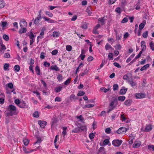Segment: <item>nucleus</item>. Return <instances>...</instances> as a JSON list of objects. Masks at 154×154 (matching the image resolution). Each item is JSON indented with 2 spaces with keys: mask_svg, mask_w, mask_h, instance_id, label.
Instances as JSON below:
<instances>
[{
  "mask_svg": "<svg viewBox=\"0 0 154 154\" xmlns=\"http://www.w3.org/2000/svg\"><path fill=\"white\" fill-rule=\"evenodd\" d=\"M9 64L8 63H5L4 66V69L5 70H8Z\"/></svg>",
  "mask_w": 154,
  "mask_h": 154,
  "instance_id": "26",
  "label": "nucleus"
},
{
  "mask_svg": "<svg viewBox=\"0 0 154 154\" xmlns=\"http://www.w3.org/2000/svg\"><path fill=\"white\" fill-rule=\"evenodd\" d=\"M127 90V88L122 89L120 91V93L121 94H125Z\"/></svg>",
  "mask_w": 154,
  "mask_h": 154,
  "instance_id": "23",
  "label": "nucleus"
},
{
  "mask_svg": "<svg viewBox=\"0 0 154 154\" xmlns=\"http://www.w3.org/2000/svg\"><path fill=\"white\" fill-rule=\"evenodd\" d=\"M116 34V39L118 40H120L121 39V35H117V31L115 29L114 30Z\"/></svg>",
  "mask_w": 154,
  "mask_h": 154,
  "instance_id": "29",
  "label": "nucleus"
},
{
  "mask_svg": "<svg viewBox=\"0 0 154 154\" xmlns=\"http://www.w3.org/2000/svg\"><path fill=\"white\" fill-rule=\"evenodd\" d=\"M20 25L21 28H26L27 26V23L24 19H22L20 22Z\"/></svg>",
  "mask_w": 154,
  "mask_h": 154,
  "instance_id": "4",
  "label": "nucleus"
},
{
  "mask_svg": "<svg viewBox=\"0 0 154 154\" xmlns=\"http://www.w3.org/2000/svg\"><path fill=\"white\" fill-rule=\"evenodd\" d=\"M47 122L44 121L39 120L38 121V123L42 128H44L47 124Z\"/></svg>",
  "mask_w": 154,
  "mask_h": 154,
  "instance_id": "9",
  "label": "nucleus"
},
{
  "mask_svg": "<svg viewBox=\"0 0 154 154\" xmlns=\"http://www.w3.org/2000/svg\"><path fill=\"white\" fill-rule=\"evenodd\" d=\"M141 144V142L140 141H136L133 145V147L137 148L139 147Z\"/></svg>",
  "mask_w": 154,
  "mask_h": 154,
  "instance_id": "10",
  "label": "nucleus"
},
{
  "mask_svg": "<svg viewBox=\"0 0 154 154\" xmlns=\"http://www.w3.org/2000/svg\"><path fill=\"white\" fill-rule=\"evenodd\" d=\"M59 32L54 31L53 32V36L54 37H57L59 36Z\"/></svg>",
  "mask_w": 154,
  "mask_h": 154,
  "instance_id": "33",
  "label": "nucleus"
},
{
  "mask_svg": "<svg viewBox=\"0 0 154 154\" xmlns=\"http://www.w3.org/2000/svg\"><path fill=\"white\" fill-rule=\"evenodd\" d=\"M125 99V97L124 96H119L118 98V100L119 101H124Z\"/></svg>",
  "mask_w": 154,
  "mask_h": 154,
  "instance_id": "30",
  "label": "nucleus"
},
{
  "mask_svg": "<svg viewBox=\"0 0 154 154\" xmlns=\"http://www.w3.org/2000/svg\"><path fill=\"white\" fill-rule=\"evenodd\" d=\"M98 20L101 23V24L103 25L104 24V17L100 18L98 19Z\"/></svg>",
  "mask_w": 154,
  "mask_h": 154,
  "instance_id": "32",
  "label": "nucleus"
},
{
  "mask_svg": "<svg viewBox=\"0 0 154 154\" xmlns=\"http://www.w3.org/2000/svg\"><path fill=\"white\" fill-rule=\"evenodd\" d=\"M127 2L126 0H121V5L122 7H124L125 5H126Z\"/></svg>",
  "mask_w": 154,
  "mask_h": 154,
  "instance_id": "43",
  "label": "nucleus"
},
{
  "mask_svg": "<svg viewBox=\"0 0 154 154\" xmlns=\"http://www.w3.org/2000/svg\"><path fill=\"white\" fill-rule=\"evenodd\" d=\"M23 150L25 153H28L33 151H36V149H26V147H23Z\"/></svg>",
  "mask_w": 154,
  "mask_h": 154,
  "instance_id": "5",
  "label": "nucleus"
},
{
  "mask_svg": "<svg viewBox=\"0 0 154 154\" xmlns=\"http://www.w3.org/2000/svg\"><path fill=\"white\" fill-rule=\"evenodd\" d=\"M5 6L4 2L2 1H0V8H3Z\"/></svg>",
  "mask_w": 154,
  "mask_h": 154,
  "instance_id": "59",
  "label": "nucleus"
},
{
  "mask_svg": "<svg viewBox=\"0 0 154 154\" xmlns=\"http://www.w3.org/2000/svg\"><path fill=\"white\" fill-rule=\"evenodd\" d=\"M27 31V29L26 27L21 28L19 31V32L20 34H21L23 33H25Z\"/></svg>",
  "mask_w": 154,
  "mask_h": 154,
  "instance_id": "13",
  "label": "nucleus"
},
{
  "mask_svg": "<svg viewBox=\"0 0 154 154\" xmlns=\"http://www.w3.org/2000/svg\"><path fill=\"white\" fill-rule=\"evenodd\" d=\"M45 14L46 15H48L50 17H52L53 16V14L48 11H46Z\"/></svg>",
  "mask_w": 154,
  "mask_h": 154,
  "instance_id": "54",
  "label": "nucleus"
},
{
  "mask_svg": "<svg viewBox=\"0 0 154 154\" xmlns=\"http://www.w3.org/2000/svg\"><path fill=\"white\" fill-rule=\"evenodd\" d=\"M131 100H127L125 101L124 102V103L125 105L127 106H129L131 105Z\"/></svg>",
  "mask_w": 154,
  "mask_h": 154,
  "instance_id": "31",
  "label": "nucleus"
},
{
  "mask_svg": "<svg viewBox=\"0 0 154 154\" xmlns=\"http://www.w3.org/2000/svg\"><path fill=\"white\" fill-rule=\"evenodd\" d=\"M140 1H138L136 5V7L135 8V9L136 10H139L140 9Z\"/></svg>",
  "mask_w": 154,
  "mask_h": 154,
  "instance_id": "36",
  "label": "nucleus"
},
{
  "mask_svg": "<svg viewBox=\"0 0 154 154\" xmlns=\"http://www.w3.org/2000/svg\"><path fill=\"white\" fill-rule=\"evenodd\" d=\"M15 70L17 72H18L20 70V66L18 65H16L14 67Z\"/></svg>",
  "mask_w": 154,
  "mask_h": 154,
  "instance_id": "42",
  "label": "nucleus"
},
{
  "mask_svg": "<svg viewBox=\"0 0 154 154\" xmlns=\"http://www.w3.org/2000/svg\"><path fill=\"white\" fill-rule=\"evenodd\" d=\"M30 39H33L35 37L34 35L32 32H30V34L29 35Z\"/></svg>",
  "mask_w": 154,
  "mask_h": 154,
  "instance_id": "44",
  "label": "nucleus"
},
{
  "mask_svg": "<svg viewBox=\"0 0 154 154\" xmlns=\"http://www.w3.org/2000/svg\"><path fill=\"white\" fill-rule=\"evenodd\" d=\"M41 17H40V16H38V17L36 18L34 21V23L35 24H37L38 23L39 21L41 19Z\"/></svg>",
  "mask_w": 154,
  "mask_h": 154,
  "instance_id": "14",
  "label": "nucleus"
},
{
  "mask_svg": "<svg viewBox=\"0 0 154 154\" xmlns=\"http://www.w3.org/2000/svg\"><path fill=\"white\" fill-rule=\"evenodd\" d=\"M105 48L106 50H108L109 49L112 48V47L110 45L108 44H106L105 46Z\"/></svg>",
  "mask_w": 154,
  "mask_h": 154,
  "instance_id": "38",
  "label": "nucleus"
},
{
  "mask_svg": "<svg viewBox=\"0 0 154 154\" xmlns=\"http://www.w3.org/2000/svg\"><path fill=\"white\" fill-rule=\"evenodd\" d=\"M79 128L80 132L86 131V128L85 126H82Z\"/></svg>",
  "mask_w": 154,
  "mask_h": 154,
  "instance_id": "35",
  "label": "nucleus"
},
{
  "mask_svg": "<svg viewBox=\"0 0 154 154\" xmlns=\"http://www.w3.org/2000/svg\"><path fill=\"white\" fill-rule=\"evenodd\" d=\"M100 90H102V91H103L105 93H106V92H107L109 90V89L108 88V89H106L105 88H100Z\"/></svg>",
  "mask_w": 154,
  "mask_h": 154,
  "instance_id": "51",
  "label": "nucleus"
},
{
  "mask_svg": "<svg viewBox=\"0 0 154 154\" xmlns=\"http://www.w3.org/2000/svg\"><path fill=\"white\" fill-rule=\"evenodd\" d=\"M58 122V118L56 116H54L52 119L51 126L52 127L53 125L57 123Z\"/></svg>",
  "mask_w": 154,
  "mask_h": 154,
  "instance_id": "8",
  "label": "nucleus"
},
{
  "mask_svg": "<svg viewBox=\"0 0 154 154\" xmlns=\"http://www.w3.org/2000/svg\"><path fill=\"white\" fill-rule=\"evenodd\" d=\"M85 94V92L83 91H80L77 94L78 96H81L84 95Z\"/></svg>",
  "mask_w": 154,
  "mask_h": 154,
  "instance_id": "53",
  "label": "nucleus"
},
{
  "mask_svg": "<svg viewBox=\"0 0 154 154\" xmlns=\"http://www.w3.org/2000/svg\"><path fill=\"white\" fill-rule=\"evenodd\" d=\"M127 130L126 128L125 127H122L120 128L117 131V132L118 134H122L123 133L126 132Z\"/></svg>",
  "mask_w": 154,
  "mask_h": 154,
  "instance_id": "6",
  "label": "nucleus"
},
{
  "mask_svg": "<svg viewBox=\"0 0 154 154\" xmlns=\"http://www.w3.org/2000/svg\"><path fill=\"white\" fill-rule=\"evenodd\" d=\"M94 106V105L93 104H88L86 105L84 107H83V108H89L92 107Z\"/></svg>",
  "mask_w": 154,
  "mask_h": 154,
  "instance_id": "39",
  "label": "nucleus"
},
{
  "mask_svg": "<svg viewBox=\"0 0 154 154\" xmlns=\"http://www.w3.org/2000/svg\"><path fill=\"white\" fill-rule=\"evenodd\" d=\"M116 12L117 13L120 14L121 13V8L120 7L116 8L115 10Z\"/></svg>",
  "mask_w": 154,
  "mask_h": 154,
  "instance_id": "64",
  "label": "nucleus"
},
{
  "mask_svg": "<svg viewBox=\"0 0 154 154\" xmlns=\"http://www.w3.org/2000/svg\"><path fill=\"white\" fill-rule=\"evenodd\" d=\"M44 65L45 66L49 67L50 66V63L46 61H45L44 62Z\"/></svg>",
  "mask_w": 154,
  "mask_h": 154,
  "instance_id": "60",
  "label": "nucleus"
},
{
  "mask_svg": "<svg viewBox=\"0 0 154 154\" xmlns=\"http://www.w3.org/2000/svg\"><path fill=\"white\" fill-rule=\"evenodd\" d=\"M149 46L151 49L152 51H154V44L153 42H151L149 43Z\"/></svg>",
  "mask_w": 154,
  "mask_h": 154,
  "instance_id": "34",
  "label": "nucleus"
},
{
  "mask_svg": "<svg viewBox=\"0 0 154 154\" xmlns=\"http://www.w3.org/2000/svg\"><path fill=\"white\" fill-rule=\"evenodd\" d=\"M71 80V78H69L64 83V84L65 85H68L70 83Z\"/></svg>",
  "mask_w": 154,
  "mask_h": 154,
  "instance_id": "37",
  "label": "nucleus"
},
{
  "mask_svg": "<svg viewBox=\"0 0 154 154\" xmlns=\"http://www.w3.org/2000/svg\"><path fill=\"white\" fill-rule=\"evenodd\" d=\"M35 72L36 73V74L38 75H40V70L39 68V67L37 66H36L35 68Z\"/></svg>",
  "mask_w": 154,
  "mask_h": 154,
  "instance_id": "20",
  "label": "nucleus"
},
{
  "mask_svg": "<svg viewBox=\"0 0 154 154\" xmlns=\"http://www.w3.org/2000/svg\"><path fill=\"white\" fill-rule=\"evenodd\" d=\"M50 69H51L55 70L56 71L59 70V68L56 65H55L54 66H51Z\"/></svg>",
  "mask_w": 154,
  "mask_h": 154,
  "instance_id": "24",
  "label": "nucleus"
},
{
  "mask_svg": "<svg viewBox=\"0 0 154 154\" xmlns=\"http://www.w3.org/2000/svg\"><path fill=\"white\" fill-rule=\"evenodd\" d=\"M148 35V31H146L143 33V36L144 38H146L147 37Z\"/></svg>",
  "mask_w": 154,
  "mask_h": 154,
  "instance_id": "55",
  "label": "nucleus"
},
{
  "mask_svg": "<svg viewBox=\"0 0 154 154\" xmlns=\"http://www.w3.org/2000/svg\"><path fill=\"white\" fill-rule=\"evenodd\" d=\"M152 129V128L151 125L150 124H149L146 125L145 129V131L146 132H148L151 131Z\"/></svg>",
  "mask_w": 154,
  "mask_h": 154,
  "instance_id": "11",
  "label": "nucleus"
},
{
  "mask_svg": "<svg viewBox=\"0 0 154 154\" xmlns=\"http://www.w3.org/2000/svg\"><path fill=\"white\" fill-rule=\"evenodd\" d=\"M81 27L83 29H86L88 27L86 23H84L81 26Z\"/></svg>",
  "mask_w": 154,
  "mask_h": 154,
  "instance_id": "56",
  "label": "nucleus"
},
{
  "mask_svg": "<svg viewBox=\"0 0 154 154\" xmlns=\"http://www.w3.org/2000/svg\"><path fill=\"white\" fill-rule=\"evenodd\" d=\"M154 148V145H149L148 146V148L150 150L153 151Z\"/></svg>",
  "mask_w": 154,
  "mask_h": 154,
  "instance_id": "48",
  "label": "nucleus"
},
{
  "mask_svg": "<svg viewBox=\"0 0 154 154\" xmlns=\"http://www.w3.org/2000/svg\"><path fill=\"white\" fill-rule=\"evenodd\" d=\"M29 140L25 138L23 140V143L25 146H27L28 145Z\"/></svg>",
  "mask_w": 154,
  "mask_h": 154,
  "instance_id": "22",
  "label": "nucleus"
},
{
  "mask_svg": "<svg viewBox=\"0 0 154 154\" xmlns=\"http://www.w3.org/2000/svg\"><path fill=\"white\" fill-rule=\"evenodd\" d=\"M128 82H129L130 84L131 85V86H132V87L136 85V84H137L136 83L134 82L132 80V79H128Z\"/></svg>",
  "mask_w": 154,
  "mask_h": 154,
  "instance_id": "17",
  "label": "nucleus"
},
{
  "mask_svg": "<svg viewBox=\"0 0 154 154\" xmlns=\"http://www.w3.org/2000/svg\"><path fill=\"white\" fill-rule=\"evenodd\" d=\"M3 37L4 39L6 41L8 40L9 39L8 36L5 34H4L3 35Z\"/></svg>",
  "mask_w": 154,
  "mask_h": 154,
  "instance_id": "52",
  "label": "nucleus"
},
{
  "mask_svg": "<svg viewBox=\"0 0 154 154\" xmlns=\"http://www.w3.org/2000/svg\"><path fill=\"white\" fill-rule=\"evenodd\" d=\"M80 132V131L79 127L75 128L74 130L72 131V132H75L76 133Z\"/></svg>",
  "mask_w": 154,
  "mask_h": 154,
  "instance_id": "46",
  "label": "nucleus"
},
{
  "mask_svg": "<svg viewBox=\"0 0 154 154\" xmlns=\"http://www.w3.org/2000/svg\"><path fill=\"white\" fill-rule=\"evenodd\" d=\"M5 116H6L5 117V124L7 125L8 127V123L10 122V111H5ZM7 130L8 132L9 129L8 127L7 128Z\"/></svg>",
  "mask_w": 154,
  "mask_h": 154,
  "instance_id": "1",
  "label": "nucleus"
},
{
  "mask_svg": "<svg viewBox=\"0 0 154 154\" xmlns=\"http://www.w3.org/2000/svg\"><path fill=\"white\" fill-rule=\"evenodd\" d=\"M9 89H10V83L7 84V85H6V92L7 94H10Z\"/></svg>",
  "mask_w": 154,
  "mask_h": 154,
  "instance_id": "25",
  "label": "nucleus"
},
{
  "mask_svg": "<svg viewBox=\"0 0 154 154\" xmlns=\"http://www.w3.org/2000/svg\"><path fill=\"white\" fill-rule=\"evenodd\" d=\"M111 129L109 128H106L105 130V132L107 134L110 133H111Z\"/></svg>",
  "mask_w": 154,
  "mask_h": 154,
  "instance_id": "61",
  "label": "nucleus"
},
{
  "mask_svg": "<svg viewBox=\"0 0 154 154\" xmlns=\"http://www.w3.org/2000/svg\"><path fill=\"white\" fill-rule=\"evenodd\" d=\"M135 96L137 99H140L144 98L145 95L144 94L142 93H137L135 94Z\"/></svg>",
  "mask_w": 154,
  "mask_h": 154,
  "instance_id": "7",
  "label": "nucleus"
},
{
  "mask_svg": "<svg viewBox=\"0 0 154 154\" xmlns=\"http://www.w3.org/2000/svg\"><path fill=\"white\" fill-rule=\"evenodd\" d=\"M66 49L67 51H69L72 50V47L70 45H67L66 46Z\"/></svg>",
  "mask_w": 154,
  "mask_h": 154,
  "instance_id": "47",
  "label": "nucleus"
},
{
  "mask_svg": "<svg viewBox=\"0 0 154 154\" xmlns=\"http://www.w3.org/2000/svg\"><path fill=\"white\" fill-rule=\"evenodd\" d=\"M141 46L142 48V51H144L146 49L145 42L144 41H142L141 42Z\"/></svg>",
  "mask_w": 154,
  "mask_h": 154,
  "instance_id": "15",
  "label": "nucleus"
},
{
  "mask_svg": "<svg viewBox=\"0 0 154 154\" xmlns=\"http://www.w3.org/2000/svg\"><path fill=\"white\" fill-rule=\"evenodd\" d=\"M17 113L16 106L13 105H10V116L17 115Z\"/></svg>",
  "mask_w": 154,
  "mask_h": 154,
  "instance_id": "2",
  "label": "nucleus"
},
{
  "mask_svg": "<svg viewBox=\"0 0 154 154\" xmlns=\"http://www.w3.org/2000/svg\"><path fill=\"white\" fill-rule=\"evenodd\" d=\"M128 20V18L127 17H124L123 19L122 20V23H125L127 22Z\"/></svg>",
  "mask_w": 154,
  "mask_h": 154,
  "instance_id": "58",
  "label": "nucleus"
},
{
  "mask_svg": "<svg viewBox=\"0 0 154 154\" xmlns=\"http://www.w3.org/2000/svg\"><path fill=\"white\" fill-rule=\"evenodd\" d=\"M7 25V22L6 21L2 22H1V26L2 27V29H4V28Z\"/></svg>",
  "mask_w": 154,
  "mask_h": 154,
  "instance_id": "18",
  "label": "nucleus"
},
{
  "mask_svg": "<svg viewBox=\"0 0 154 154\" xmlns=\"http://www.w3.org/2000/svg\"><path fill=\"white\" fill-rule=\"evenodd\" d=\"M121 140H114L112 142V144L115 146H119L122 143Z\"/></svg>",
  "mask_w": 154,
  "mask_h": 154,
  "instance_id": "3",
  "label": "nucleus"
},
{
  "mask_svg": "<svg viewBox=\"0 0 154 154\" xmlns=\"http://www.w3.org/2000/svg\"><path fill=\"white\" fill-rule=\"evenodd\" d=\"M149 64H147L144 65L143 67H142L141 68L140 70L141 71L144 70L146 69H147V68H148L149 67Z\"/></svg>",
  "mask_w": 154,
  "mask_h": 154,
  "instance_id": "19",
  "label": "nucleus"
},
{
  "mask_svg": "<svg viewBox=\"0 0 154 154\" xmlns=\"http://www.w3.org/2000/svg\"><path fill=\"white\" fill-rule=\"evenodd\" d=\"M109 140L108 139H106L103 141V144L105 145H107L109 143Z\"/></svg>",
  "mask_w": 154,
  "mask_h": 154,
  "instance_id": "57",
  "label": "nucleus"
},
{
  "mask_svg": "<svg viewBox=\"0 0 154 154\" xmlns=\"http://www.w3.org/2000/svg\"><path fill=\"white\" fill-rule=\"evenodd\" d=\"M33 116L34 117L38 118L39 117V116L38 113V111H35L33 114Z\"/></svg>",
  "mask_w": 154,
  "mask_h": 154,
  "instance_id": "40",
  "label": "nucleus"
},
{
  "mask_svg": "<svg viewBox=\"0 0 154 154\" xmlns=\"http://www.w3.org/2000/svg\"><path fill=\"white\" fill-rule=\"evenodd\" d=\"M78 99V97L74 94H71L70 96V99L71 100L72 99Z\"/></svg>",
  "mask_w": 154,
  "mask_h": 154,
  "instance_id": "28",
  "label": "nucleus"
},
{
  "mask_svg": "<svg viewBox=\"0 0 154 154\" xmlns=\"http://www.w3.org/2000/svg\"><path fill=\"white\" fill-rule=\"evenodd\" d=\"M26 105V103L24 101H22L20 102L18 106L20 108H25Z\"/></svg>",
  "mask_w": 154,
  "mask_h": 154,
  "instance_id": "16",
  "label": "nucleus"
},
{
  "mask_svg": "<svg viewBox=\"0 0 154 154\" xmlns=\"http://www.w3.org/2000/svg\"><path fill=\"white\" fill-rule=\"evenodd\" d=\"M62 89V87L59 86L58 87L55 88L54 89V91L56 92L57 93L61 91Z\"/></svg>",
  "mask_w": 154,
  "mask_h": 154,
  "instance_id": "21",
  "label": "nucleus"
},
{
  "mask_svg": "<svg viewBox=\"0 0 154 154\" xmlns=\"http://www.w3.org/2000/svg\"><path fill=\"white\" fill-rule=\"evenodd\" d=\"M63 131L62 132V134L63 135V137H64L65 136L66 134V129H67V128L66 127H63Z\"/></svg>",
  "mask_w": 154,
  "mask_h": 154,
  "instance_id": "27",
  "label": "nucleus"
},
{
  "mask_svg": "<svg viewBox=\"0 0 154 154\" xmlns=\"http://www.w3.org/2000/svg\"><path fill=\"white\" fill-rule=\"evenodd\" d=\"M57 79L59 81H61L63 79V76L61 74H60L57 77Z\"/></svg>",
  "mask_w": 154,
  "mask_h": 154,
  "instance_id": "49",
  "label": "nucleus"
},
{
  "mask_svg": "<svg viewBox=\"0 0 154 154\" xmlns=\"http://www.w3.org/2000/svg\"><path fill=\"white\" fill-rule=\"evenodd\" d=\"M94 136H95V135L94 133H91L89 134V137L90 139L91 140V139H93L94 138Z\"/></svg>",
  "mask_w": 154,
  "mask_h": 154,
  "instance_id": "62",
  "label": "nucleus"
},
{
  "mask_svg": "<svg viewBox=\"0 0 154 154\" xmlns=\"http://www.w3.org/2000/svg\"><path fill=\"white\" fill-rule=\"evenodd\" d=\"M21 102L19 99H16L14 101L15 103L18 106L19 105Z\"/></svg>",
  "mask_w": 154,
  "mask_h": 154,
  "instance_id": "50",
  "label": "nucleus"
},
{
  "mask_svg": "<svg viewBox=\"0 0 154 154\" xmlns=\"http://www.w3.org/2000/svg\"><path fill=\"white\" fill-rule=\"evenodd\" d=\"M57 50H54L52 52L51 54L52 55H54L57 54Z\"/></svg>",
  "mask_w": 154,
  "mask_h": 154,
  "instance_id": "63",
  "label": "nucleus"
},
{
  "mask_svg": "<svg viewBox=\"0 0 154 154\" xmlns=\"http://www.w3.org/2000/svg\"><path fill=\"white\" fill-rule=\"evenodd\" d=\"M146 23V21L145 20L143 21V23H141L139 26V29L141 30L144 27Z\"/></svg>",
  "mask_w": 154,
  "mask_h": 154,
  "instance_id": "12",
  "label": "nucleus"
},
{
  "mask_svg": "<svg viewBox=\"0 0 154 154\" xmlns=\"http://www.w3.org/2000/svg\"><path fill=\"white\" fill-rule=\"evenodd\" d=\"M47 21L49 23H57V22L56 21L52 20L49 18H48Z\"/></svg>",
  "mask_w": 154,
  "mask_h": 154,
  "instance_id": "45",
  "label": "nucleus"
},
{
  "mask_svg": "<svg viewBox=\"0 0 154 154\" xmlns=\"http://www.w3.org/2000/svg\"><path fill=\"white\" fill-rule=\"evenodd\" d=\"M113 90H117L118 89L119 86L117 84H116L114 85L113 86Z\"/></svg>",
  "mask_w": 154,
  "mask_h": 154,
  "instance_id": "41",
  "label": "nucleus"
}]
</instances>
